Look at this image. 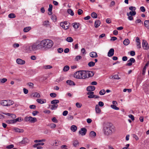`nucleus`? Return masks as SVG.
<instances>
[{"label":"nucleus","mask_w":149,"mask_h":149,"mask_svg":"<svg viewBox=\"0 0 149 149\" xmlns=\"http://www.w3.org/2000/svg\"><path fill=\"white\" fill-rule=\"evenodd\" d=\"M7 101L8 103L7 106L12 105L14 103L13 101L10 100H7Z\"/></svg>","instance_id":"35"},{"label":"nucleus","mask_w":149,"mask_h":149,"mask_svg":"<svg viewBox=\"0 0 149 149\" xmlns=\"http://www.w3.org/2000/svg\"><path fill=\"white\" fill-rule=\"evenodd\" d=\"M114 127L111 124L106 125L103 128V130L104 134L108 135L112 133Z\"/></svg>","instance_id":"1"},{"label":"nucleus","mask_w":149,"mask_h":149,"mask_svg":"<svg viewBox=\"0 0 149 149\" xmlns=\"http://www.w3.org/2000/svg\"><path fill=\"white\" fill-rule=\"evenodd\" d=\"M14 130L15 132H17L21 133L24 132V131L22 129H20L17 128H14Z\"/></svg>","instance_id":"27"},{"label":"nucleus","mask_w":149,"mask_h":149,"mask_svg":"<svg viewBox=\"0 0 149 149\" xmlns=\"http://www.w3.org/2000/svg\"><path fill=\"white\" fill-rule=\"evenodd\" d=\"M86 129L85 128H81V130L79 131V133L82 136H84L86 135Z\"/></svg>","instance_id":"8"},{"label":"nucleus","mask_w":149,"mask_h":149,"mask_svg":"<svg viewBox=\"0 0 149 149\" xmlns=\"http://www.w3.org/2000/svg\"><path fill=\"white\" fill-rule=\"evenodd\" d=\"M83 10L81 9H79L78 10L77 13L79 15H81L83 13Z\"/></svg>","instance_id":"63"},{"label":"nucleus","mask_w":149,"mask_h":149,"mask_svg":"<svg viewBox=\"0 0 149 149\" xmlns=\"http://www.w3.org/2000/svg\"><path fill=\"white\" fill-rule=\"evenodd\" d=\"M81 52L82 54H83L84 55L85 54H86V52L85 49L84 48H82L81 49Z\"/></svg>","instance_id":"54"},{"label":"nucleus","mask_w":149,"mask_h":149,"mask_svg":"<svg viewBox=\"0 0 149 149\" xmlns=\"http://www.w3.org/2000/svg\"><path fill=\"white\" fill-rule=\"evenodd\" d=\"M144 25L147 29H149V20H145L144 22Z\"/></svg>","instance_id":"19"},{"label":"nucleus","mask_w":149,"mask_h":149,"mask_svg":"<svg viewBox=\"0 0 149 149\" xmlns=\"http://www.w3.org/2000/svg\"><path fill=\"white\" fill-rule=\"evenodd\" d=\"M49 7L48 9V11L49 12H51L52 11V9L53 8V6L52 4H49Z\"/></svg>","instance_id":"48"},{"label":"nucleus","mask_w":149,"mask_h":149,"mask_svg":"<svg viewBox=\"0 0 149 149\" xmlns=\"http://www.w3.org/2000/svg\"><path fill=\"white\" fill-rule=\"evenodd\" d=\"M70 129L73 132H75L77 130V127L75 125H72Z\"/></svg>","instance_id":"25"},{"label":"nucleus","mask_w":149,"mask_h":149,"mask_svg":"<svg viewBox=\"0 0 149 149\" xmlns=\"http://www.w3.org/2000/svg\"><path fill=\"white\" fill-rule=\"evenodd\" d=\"M142 46L144 49L147 50L149 49L148 44L147 42L144 40H143Z\"/></svg>","instance_id":"7"},{"label":"nucleus","mask_w":149,"mask_h":149,"mask_svg":"<svg viewBox=\"0 0 149 149\" xmlns=\"http://www.w3.org/2000/svg\"><path fill=\"white\" fill-rule=\"evenodd\" d=\"M42 42L44 45L43 48L47 49H50L54 44L53 41L49 39L43 40Z\"/></svg>","instance_id":"3"},{"label":"nucleus","mask_w":149,"mask_h":149,"mask_svg":"<svg viewBox=\"0 0 149 149\" xmlns=\"http://www.w3.org/2000/svg\"><path fill=\"white\" fill-rule=\"evenodd\" d=\"M16 62L18 64L23 65L25 63V61L20 58H17L16 60Z\"/></svg>","instance_id":"10"},{"label":"nucleus","mask_w":149,"mask_h":149,"mask_svg":"<svg viewBox=\"0 0 149 149\" xmlns=\"http://www.w3.org/2000/svg\"><path fill=\"white\" fill-rule=\"evenodd\" d=\"M66 40L68 42H72L73 41V39L72 37H69L67 38Z\"/></svg>","instance_id":"37"},{"label":"nucleus","mask_w":149,"mask_h":149,"mask_svg":"<svg viewBox=\"0 0 149 149\" xmlns=\"http://www.w3.org/2000/svg\"><path fill=\"white\" fill-rule=\"evenodd\" d=\"M79 142L77 141H74L73 143V145L74 146L76 147L77 146Z\"/></svg>","instance_id":"57"},{"label":"nucleus","mask_w":149,"mask_h":149,"mask_svg":"<svg viewBox=\"0 0 149 149\" xmlns=\"http://www.w3.org/2000/svg\"><path fill=\"white\" fill-rule=\"evenodd\" d=\"M7 79L5 78H4L2 79H0V82L1 83H4L7 81Z\"/></svg>","instance_id":"42"},{"label":"nucleus","mask_w":149,"mask_h":149,"mask_svg":"<svg viewBox=\"0 0 149 149\" xmlns=\"http://www.w3.org/2000/svg\"><path fill=\"white\" fill-rule=\"evenodd\" d=\"M106 92L104 90L102 89L99 92V94L100 95H103Z\"/></svg>","instance_id":"41"},{"label":"nucleus","mask_w":149,"mask_h":149,"mask_svg":"<svg viewBox=\"0 0 149 149\" xmlns=\"http://www.w3.org/2000/svg\"><path fill=\"white\" fill-rule=\"evenodd\" d=\"M51 19L53 21L56 20V16L55 15H53L51 16Z\"/></svg>","instance_id":"52"},{"label":"nucleus","mask_w":149,"mask_h":149,"mask_svg":"<svg viewBox=\"0 0 149 149\" xmlns=\"http://www.w3.org/2000/svg\"><path fill=\"white\" fill-rule=\"evenodd\" d=\"M29 108L31 109H35L36 108V106L34 105H31L29 106Z\"/></svg>","instance_id":"62"},{"label":"nucleus","mask_w":149,"mask_h":149,"mask_svg":"<svg viewBox=\"0 0 149 149\" xmlns=\"http://www.w3.org/2000/svg\"><path fill=\"white\" fill-rule=\"evenodd\" d=\"M95 65V63L93 62V61H91L89 62L88 64V66L90 67L93 66H94Z\"/></svg>","instance_id":"39"},{"label":"nucleus","mask_w":149,"mask_h":149,"mask_svg":"<svg viewBox=\"0 0 149 149\" xmlns=\"http://www.w3.org/2000/svg\"><path fill=\"white\" fill-rule=\"evenodd\" d=\"M31 28L30 26L26 27L24 28L23 30L25 32H27L30 30Z\"/></svg>","instance_id":"32"},{"label":"nucleus","mask_w":149,"mask_h":149,"mask_svg":"<svg viewBox=\"0 0 149 149\" xmlns=\"http://www.w3.org/2000/svg\"><path fill=\"white\" fill-rule=\"evenodd\" d=\"M24 120L25 122H29L31 123H34L37 121V119L35 117H32L31 116H26L24 118Z\"/></svg>","instance_id":"5"},{"label":"nucleus","mask_w":149,"mask_h":149,"mask_svg":"<svg viewBox=\"0 0 149 149\" xmlns=\"http://www.w3.org/2000/svg\"><path fill=\"white\" fill-rule=\"evenodd\" d=\"M36 101L39 103L40 104H43L46 103V101L45 99H42V100L41 99H38L36 100Z\"/></svg>","instance_id":"15"},{"label":"nucleus","mask_w":149,"mask_h":149,"mask_svg":"<svg viewBox=\"0 0 149 149\" xmlns=\"http://www.w3.org/2000/svg\"><path fill=\"white\" fill-rule=\"evenodd\" d=\"M50 127L51 128H55L56 127V125L54 123H52L50 125Z\"/></svg>","instance_id":"64"},{"label":"nucleus","mask_w":149,"mask_h":149,"mask_svg":"<svg viewBox=\"0 0 149 149\" xmlns=\"http://www.w3.org/2000/svg\"><path fill=\"white\" fill-rule=\"evenodd\" d=\"M75 105L78 108H81L82 106V104L79 102L76 103Z\"/></svg>","instance_id":"53"},{"label":"nucleus","mask_w":149,"mask_h":149,"mask_svg":"<svg viewBox=\"0 0 149 149\" xmlns=\"http://www.w3.org/2000/svg\"><path fill=\"white\" fill-rule=\"evenodd\" d=\"M72 25L73 27L75 29H78L80 26V24L79 23L77 22H75L72 24Z\"/></svg>","instance_id":"22"},{"label":"nucleus","mask_w":149,"mask_h":149,"mask_svg":"<svg viewBox=\"0 0 149 149\" xmlns=\"http://www.w3.org/2000/svg\"><path fill=\"white\" fill-rule=\"evenodd\" d=\"M91 17L95 19L97 17V15L96 13L93 12L91 13Z\"/></svg>","instance_id":"34"},{"label":"nucleus","mask_w":149,"mask_h":149,"mask_svg":"<svg viewBox=\"0 0 149 149\" xmlns=\"http://www.w3.org/2000/svg\"><path fill=\"white\" fill-rule=\"evenodd\" d=\"M95 89V87L93 86H89L87 87L86 90L88 91H92Z\"/></svg>","instance_id":"14"},{"label":"nucleus","mask_w":149,"mask_h":149,"mask_svg":"<svg viewBox=\"0 0 149 149\" xmlns=\"http://www.w3.org/2000/svg\"><path fill=\"white\" fill-rule=\"evenodd\" d=\"M33 96L37 98H40V95L39 93L36 92L33 93Z\"/></svg>","instance_id":"36"},{"label":"nucleus","mask_w":149,"mask_h":149,"mask_svg":"<svg viewBox=\"0 0 149 149\" xmlns=\"http://www.w3.org/2000/svg\"><path fill=\"white\" fill-rule=\"evenodd\" d=\"M81 58V56H77L75 58V60L77 61H78Z\"/></svg>","instance_id":"46"},{"label":"nucleus","mask_w":149,"mask_h":149,"mask_svg":"<svg viewBox=\"0 0 149 149\" xmlns=\"http://www.w3.org/2000/svg\"><path fill=\"white\" fill-rule=\"evenodd\" d=\"M69 67L68 65H66L64 67L63 70L65 72L68 71L69 69Z\"/></svg>","instance_id":"40"},{"label":"nucleus","mask_w":149,"mask_h":149,"mask_svg":"<svg viewBox=\"0 0 149 149\" xmlns=\"http://www.w3.org/2000/svg\"><path fill=\"white\" fill-rule=\"evenodd\" d=\"M0 104L3 106H7V100H2L0 102Z\"/></svg>","instance_id":"21"},{"label":"nucleus","mask_w":149,"mask_h":149,"mask_svg":"<svg viewBox=\"0 0 149 149\" xmlns=\"http://www.w3.org/2000/svg\"><path fill=\"white\" fill-rule=\"evenodd\" d=\"M63 49L61 48H59L57 49V51L58 53H61L63 51Z\"/></svg>","instance_id":"55"},{"label":"nucleus","mask_w":149,"mask_h":149,"mask_svg":"<svg viewBox=\"0 0 149 149\" xmlns=\"http://www.w3.org/2000/svg\"><path fill=\"white\" fill-rule=\"evenodd\" d=\"M14 147L13 144H11L8 145L6 146V148L8 149H11L13 148Z\"/></svg>","instance_id":"58"},{"label":"nucleus","mask_w":149,"mask_h":149,"mask_svg":"<svg viewBox=\"0 0 149 149\" xmlns=\"http://www.w3.org/2000/svg\"><path fill=\"white\" fill-rule=\"evenodd\" d=\"M86 76H87L88 77H93L94 74V73L93 71H86Z\"/></svg>","instance_id":"9"},{"label":"nucleus","mask_w":149,"mask_h":149,"mask_svg":"<svg viewBox=\"0 0 149 149\" xmlns=\"http://www.w3.org/2000/svg\"><path fill=\"white\" fill-rule=\"evenodd\" d=\"M16 16L15 15L14 13H10L8 15V17L10 18H15Z\"/></svg>","instance_id":"38"},{"label":"nucleus","mask_w":149,"mask_h":149,"mask_svg":"<svg viewBox=\"0 0 149 149\" xmlns=\"http://www.w3.org/2000/svg\"><path fill=\"white\" fill-rule=\"evenodd\" d=\"M59 101L58 100H54L52 101L51 102V103L52 104H57L59 103Z\"/></svg>","instance_id":"29"},{"label":"nucleus","mask_w":149,"mask_h":149,"mask_svg":"<svg viewBox=\"0 0 149 149\" xmlns=\"http://www.w3.org/2000/svg\"><path fill=\"white\" fill-rule=\"evenodd\" d=\"M129 61H130V62L132 63H134L135 62V59L133 58H130V60H129Z\"/></svg>","instance_id":"60"},{"label":"nucleus","mask_w":149,"mask_h":149,"mask_svg":"<svg viewBox=\"0 0 149 149\" xmlns=\"http://www.w3.org/2000/svg\"><path fill=\"white\" fill-rule=\"evenodd\" d=\"M17 122H21L23 120V119L21 117L16 118Z\"/></svg>","instance_id":"50"},{"label":"nucleus","mask_w":149,"mask_h":149,"mask_svg":"<svg viewBox=\"0 0 149 149\" xmlns=\"http://www.w3.org/2000/svg\"><path fill=\"white\" fill-rule=\"evenodd\" d=\"M123 43L125 45H127L130 43V40L128 39H126L123 41Z\"/></svg>","instance_id":"30"},{"label":"nucleus","mask_w":149,"mask_h":149,"mask_svg":"<svg viewBox=\"0 0 149 149\" xmlns=\"http://www.w3.org/2000/svg\"><path fill=\"white\" fill-rule=\"evenodd\" d=\"M39 113L38 111H34L33 112L32 114L33 116H36L37 114Z\"/></svg>","instance_id":"59"},{"label":"nucleus","mask_w":149,"mask_h":149,"mask_svg":"<svg viewBox=\"0 0 149 149\" xmlns=\"http://www.w3.org/2000/svg\"><path fill=\"white\" fill-rule=\"evenodd\" d=\"M136 41L137 42V47L138 48H140L141 47V43L140 40L139 38L136 37Z\"/></svg>","instance_id":"13"},{"label":"nucleus","mask_w":149,"mask_h":149,"mask_svg":"<svg viewBox=\"0 0 149 149\" xmlns=\"http://www.w3.org/2000/svg\"><path fill=\"white\" fill-rule=\"evenodd\" d=\"M74 75V77L77 79H85L86 78V71H79L75 72Z\"/></svg>","instance_id":"2"},{"label":"nucleus","mask_w":149,"mask_h":149,"mask_svg":"<svg viewBox=\"0 0 149 149\" xmlns=\"http://www.w3.org/2000/svg\"><path fill=\"white\" fill-rule=\"evenodd\" d=\"M90 55L91 57L92 58H96L97 57V53L94 52H92L90 53Z\"/></svg>","instance_id":"18"},{"label":"nucleus","mask_w":149,"mask_h":149,"mask_svg":"<svg viewBox=\"0 0 149 149\" xmlns=\"http://www.w3.org/2000/svg\"><path fill=\"white\" fill-rule=\"evenodd\" d=\"M58 104H53L51 105L50 107V109L52 110H55L58 107Z\"/></svg>","instance_id":"28"},{"label":"nucleus","mask_w":149,"mask_h":149,"mask_svg":"<svg viewBox=\"0 0 149 149\" xmlns=\"http://www.w3.org/2000/svg\"><path fill=\"white\" fill-rule=\"evenodd\" d=\"M146 69V68L145 67H144L143 69L142 74L143 75H145V74Z\"/></svg>","instance_id":"51"},{"label":"nucleus","mask_w":149,"mask_h":149,"mask_svg":"<svg viewBox=\"0 0 149 149\" xmlns=\"http://www.w3.org/2000/svg\"><path fill=\"white\" fill-rule=\"evenodd\" d=\"M100 22L99 20H96L95 22V28H97L98 27L100 24Z\"/></svg>","instance_id":"17"},{"label":"nucleus","mask_w":149,"mask_h":149,"mask_svg":"<svg viewBox=\"0 0 149 149\" xmlns=\"http://www.w3.org/2000/svg\"><path fill=\"white\" fill-rule=\"evenodd\" d=\"M43 41V40L37 42H35L36 44L37 50L43 47L44 45L42 43Z\"/></svg>","instance_id":"6"},{"label":"nucleus","mask_w":149,"mask_h":149,"mask_svg":"<svg viewBox=\"0 0 149 149\" xmlns=\"http://www.w3.org/2000/svg\"><path fill=\"white\" fill-rule=\"evenodd\" d=\"M113 77L115 79H120V78L119 77L118 75L115 74L113 76Z\"/></svg>","instance_id":"44"},{"label":"nucleus","mask_w":149,"mask_h":149,"mask_svg":"<svg viewBox=\"0 0 149 149\" xmlns=\"http://www.w3.org/2000/svg\"><path fill=\"white\" fill-rule=\"evenodd\" d=\"M37 50L35 43L27 46L25 48V52L28 53H30L32 52Z\"/></svg>","instance_id":"4"},{"label":"nucleus","mask_w":149,"mask_h":149,"mask_svg":"<svg viewBox=\"0 0 149 149\" xmlns=\"http://www.w3.org/2000/svg\"><path fill=\"white\" fill-rule=\"evenodd\" d=\"M42 25L46 27H48L50 25L49 22L47 20L44 21L43 22Z\"/></svg>","instance_id":"20"},{"label":"nucleus","mask_w":149,"mask_h":149,"mask_svg":"<svg viewBox=\"0 0 149 149\" xmlns=\"http://www.w3.org/2000/svg\"><path fill=\"white\" fill-rule=\"evenodd\" d=\"M19 46V45L18 43H14L13 45V47L15 48H17Z\"/></svg>","instance_id":"56"},{"label":"nucleus","mask_w":149,"mask_h":149,"mask_svg":"<svg viewBox=\"0 0 149 149\" xmlns=\"http://www.w3.org/2000/svg\"><path fill=\"white\" fill-rule=\"evenodd\" d=\"M67 12L68 14L71 16H73L74 15V13L73 11L71 9H69L67 10Z\"/></svg>","instance_id":"31"},{"label":"nucleus","mask_w":149,"mask_h":149,"mask_svg":"<svg viewBox=\"0 0 149 149\" xmlns=\"http://www.w3.org/2000/svg\"><path fill=\"white\" fill-rule=\"evenodd\" d=\"M66 83L70 85H73L74 86L75 85V83L73 81L70 80H67Z\"/></svg>","instance_id":"26"},{"label":"nucleus","mask_w":149,"mask_h":149,"mask_svg":"<svg viewBox=\"0 0 149 149\" xmlns=\"http://www.w3.org/2000/svg\"><path fill=\"white\" fill-rule=\"evenodd\" d=\"M136 13L135 11H130L129 13H127V16H129L130 15L131 16H134L136 15Z\"/></svg>","instance_id":"23"},{"label":"nucleus","mask_w":149,"mask_h":149,"mask_svg":"<svg viewBox=\"0 0 149 149\" xmlns=\"http://www.w3.org/2000/svg\"><path fill=\"white\" fill-rule=\"evenodd\" d=\"M111 107L113 109L116 110H118L119 109V108L118 107H117L114 105H111Z\"/></svg>","instance_id":"43"},{"label":"nucleus","mask_w":149,"mask_h":149,"mask_svg":"<svg viewBox=\"0 0 149 149\" xmlns=\"http://www.w3.org/2000/svg\"><path fill=\"white\" fill-rule=\"evenodd\" d=\"M52 121L54 123H57L58 122L56 118L55 117H53L52 119Z\"/></svg>","instance_id":"47"},{"label":"nucleus","mask_w":149,"mask_h":149,"mask_svg":"<svg viewBox=\"0 0 149 149\" xmlns=\"http://www.w3.org/2000/svg\"><path fill=\"white\" fill-rule=\"evenodd\" d=\"M128 116L133 121L134 120V118L133 115L132 114H130Z\"/></svg>","instance_id":"61"},{"label":"nucleus","mask_w":149,"mask_h":149,"mask_svg":"<svg viewBox=\"0 0 149 149\" xmlns=\"http://www.w3.org/2000/svg\"><path fill=\"white\" fill-rule=\"evenodd\" d=\"M56 94L54 93H50V96L52 97H55L56 96Z\"/></svg>","instance_id":"45"},{"label":"nucleus","mask_w":149,"mask_h":149,"mask_svg":"<svg viewBox=\"0 0 149 149\" xmlns=\"http://www.w3.org/2000/svg\"><path fill=\"white\" fill-rule=\"evenodd\" d=\"M129 9L130 10L132 11H135L136 10V8L135 7L132 6H131L129 7Z\"/></svg>","instance_id":"49"},{"label":"nucleus","mask_w":149,"mask_h":149,"mask_svg":"<svg viewBox=\"0 0 149 149\" xmlns=\"http://www.w3.org/2000/svg\"><path fill=\"white\" fill-rule=\"evenodd\" d=\"M60 25L63 29L65 30H67L69 28V25L66 26L63 24V23H60Z\"/></svg>","instance_id":"16"},{"label":"nucleus","mask_w":149,"mask_h":149,"mask_svg":"<svg viewBox=\"0 0 149 149\" xmlns=\"http://www.w3.org/2000/svg\"><path fill=\"white\" fill-rule=\"evenodd\" d=\"M90 136L92 137H94L96 136V133L95 132L92 131L90 133Z\"/></svg>","instance_id":"33"},{"label":"nucleus","mask_w":149,"mask_h":149,"mask_svg":"<svg viewBox=\"0 0 149 149\" xmlns=\"http://www.w3.org/2000/svg\"><path fill=\"white\" fill-rule=\"evenodd\" d=\"M95 110L96 113H100L101 111V110L99 108V106L98 105H96Z\"/></svg>","instance_id":"24"},{"label":"nucleus","mask_w":149,"mask_h":149,"mask_svg":"<svg viewBox=\"0 0 149 149\" xmlns=\"http://www.w3.org/2000/svg\"><path fill=\"white\" fill-rule=\"evenodd\" d=\"M29 142V140L27 138H24L23 139V140L20 142L19 143L21 144H25Z\"/></svg>","instance_id":"12"},{"label":"nucleus","mask_w":149,"mask_h":149,"mask_svg":"<svg viewBox=\"0 0 149 149\" xmlns=\"http://www.w3.org/2000/svg\"><path fill=\"white\" fill-rule=\"evenodd\" d=\"M114 51L113 49H111L108 53V56L109 57L112 56L114 54Z\"/></svg>","instance_id":"11"}]
</instances>
